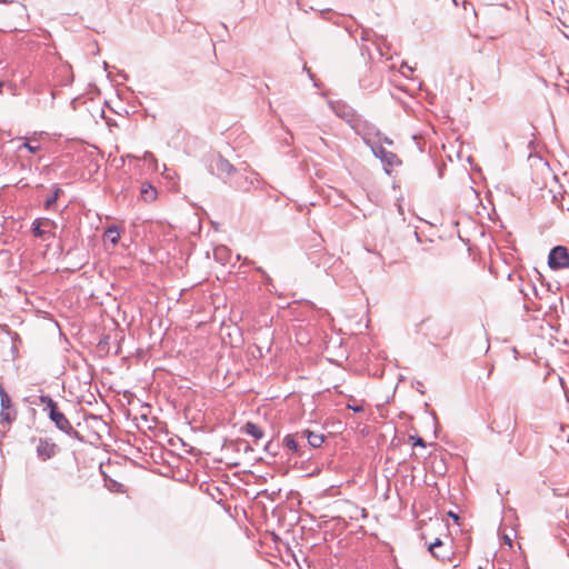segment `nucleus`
<instances>
[{
    "label": "nucleus",
    "instance_id": "obj_28",
    "mask_svg": "<svg viewBox=\"0 0 569 569\" xmlns=\"http://www.w3.org/2000/svg\"><path fill=\"white\" fill-rule=\"evenodd\" d=\"M3 82L0 81V94L2 93Z\"/></svg>",
    "mask_w": 569,
    "mask_h": 569
},
{
    "label": "nucleus",
    "instance_id": "obj_31",
    "mask_svg": "<svg viewBox=\"0 0 569 569\" xmlns=\"http://www.w3.org/2000/svg\"><path fill=\"white\" fill-rule=\"evenodd\" d=\"M0 3H7V0H0Z\"/></svg>",
    "mask_w": 569,
    "mask_h": 569
},
{
    "label": "nucleus",
    "instance_id": "obj_13",
    "mask_svg": "<svg viewBox=\"0 0 569 569\" xmlns=\"http://www.w3.org/2000/svg\"><path fill=\"white\" fill-rule=\"evenodd\" d=\"M104 238L106 240L110 241L113 246H116L119 242L120 239V231L116 226L109 227L104 231Z\"/></svg>",
    "mask_w": 569,
    "mask_h": 569
},
{
    "label": "nucleus",
    "instance_id": "obj_6",
    "mask_svg": "<svg viewBox=\"0 0 569 569\" xmlns=\"http://www.w3.org/2000/svg\"><path fill=\"white\" fill-rule=\"evenodd\" d=\"M300 431L291 435H287L283 438V447L293 456L300 458H309V452L307 450V445L299 443Z\"/></svg>",
    "mask_w": 569,
    "mask_h": 569
},
{
    "label": "nucleus",
    "instance_id": "obj_20",
    "mask_svg": "<svg viewBox=\"0 0 569 569\" xmlns=\"http://www.w3.org/2000/svg\"><path fill=\"white\" fill-rule=\"evenodd\" d=\"M410 440L412 441V446L415 447H426V442L421 437L418 436H410Z\"/></svg>",
    "mask_w": 569,
    "mask_h": 569
},
{
    "label": "nucleus",
    "instance_id": "obj_30",
    "mask_svg": "<svg viewBox=\"0 0 569 569\" xmlns=\"http://www.w3.org/2000/svg\"><path fill=\"white\" fill-rule=\"evenodd\" d=\"M459 566V563H453L452 568L456 569Z\"/></svg>",
    "mask_w": 569,
    "mask_h": 569
},
{
    "label": "nucleus",
    "instance_id": "obj_9",
    "mask_svg": "<svg viewBox=\"0 0 569 569\" xmlns=\"http://www.w3.org/2000/svg\"><path fill=\"white\" fill-rule=\"evenodd\" d=\"M428 549L435 558L441 561L450 560V548H446L440 538H436L435 541L429 545Z\"/></svg>",
    "mask_w": 569,
    "mask_h": 569
},
{
    "label": "nucleus",
    "instance_id": "obj_7",
    "mask_svg": "<svg viewBox=\"0 0 569 569\" xmlns=\"http://www.w3.org/2000/svg\"><path fill=\"white\" fill-rule=\"evenodd\" d=\"M37 457L47 461L53 458L58 452V446L50 438H40L36 448Z\"/></svg>",
    "mask_w": 569,
    "mask_h": 569
},
{
    "label": "nucleus",
    "instance_id": "obj_17",
    "mask_svg": "<svg viewBox=\"0 0 569 569\" xmlns=\"http://www.w3.org/2000/svg\"><path fill=\"white\" fill-rule=\"evenodd\" d=\"M520 292L523 295L526 299H530V293H532L535 297H538L537 288L533 283L530 281L527 282V288H521Z\"/></svg>",
    "mask_w": 569,
    "mask_h": 569
},
{
    "label": "nucleus",
    "instance_id": "obj_18",
    "mask_svg": "<svg viewBox=\"0 0 569 569\" xmlns=\"http://www.w3.org/2000/svg\"><path fill=\"white\" fill-rule=\"evenodd\" d=\"M308 142L312 143L315 148H318L319 144H323L329 149H333L332 146L322 137H311L308 139Z\"/></svg>",
    "mask_w": 569,
    "mask_h": 569
},
{
    "label": "nucleus",
    "instance_id": "obj_5",
    "mask_svg": "<svg viewBox=\"0 0 569 569\" xmlns=\"http://www.w3.org/2000/svg\"><path fill=\"white\" fill-rule=\"evenodd\" d=\"M332 109L333 112L349 123L352 129L358 130L361 119L350 106L342 102H336L332 106Z\"/></svg>",
    "mask_w": 569,
    "mask_h": 569
},
{
    "label": "nucleus",
    "instance_id": "obj_8",
    "mask_svg": "<svg viewBox=\"0 0 569 569\" xmlns=\"http://www.w3.org/2000/svg\"><path fill=\"white\" fill-rule=\"evenodd\" d=\"M373 153L377 158H379L382 161L387 173H390L391 169L395 166H398L401 163L400 159L398 158V156L396 153L388 151L382 146L376 147L373 149Z\"/></svg>",
    "mask_w": 569,
    "mask_h": 569
},
{
    "label": "nucleus",
    "instance_id": "obj_29",
    "mask_svg": "<svg viewBox=\"0 0 569 569\" xmlns=\"http://www.w3.org/2000/svg\"><path fill=\"white\" fill-rule=\"evenodd\" d=\"M296 562H297L298 568L301 569V565L298 562L297 559H296Z\"/></svg>",
    "mask_w": 569,
    "mask_h": 569
},
{
    "label": "nucleus",
    "instance_id": "obj_15",
    "mask_svg": "<svg viewBox=\"0 0 569 569\" xmlns=\"http://www.w3.org/2000/svg\"><path fill=\"white\" fill-rule=\"evenodd\" d=\"M0 403H1V409H10V407H11V399L1 383H0Z\"/></svg>",
    "mask_w": 569,
    "mask_h": 569
},
{
    "label": "nucleus",
    "instance_id": "obj_25",
    "mask_svg": "<svg viewBox=\"0 0 569 569\" xmlns=\"http://www.w3.org/2000/svg\"><path fill=\"white\" fill-rule=\"evenodd\" d=\"M503 541L506 545H508L510 548L512 547V540L508 535L503 536Z\"/></svg>",
    "mask_w": 569,
    "mask_h": 569
},
{
    "label": "nucleus",
    "instance_id": "obj_3",
    "mask_svg": "<svg viewBox=\"0 0 569 569\" xmlns=\"http://www.w3.org/2000/svg\"><path fill=\"white\" fill-rule=\"evenodd\" d=\"M57 223L49 218H37L33 220L31 231L36 238L48 241L56 237Z\"/></svg>",
    "mask_w": 569,
    "mask_h": 569
},
{
    "label": "nucleus",
    "instance_id": "obj_16",
    "mask_svg": "<svg viewBox=\"0 0 569 569\" xmlns=\"http://www.w3.org/2000/svg\"><path fill=\"white\" fill-rule=\"evenodd\" d=\"M61 192L62 191L59 187H54L52 194L50 197H48L47 200L44 201V208L50 209L57 202Z\"/></svg>",
    "mask_w": 569,
    "mask_h": 569
},
{
    "label": "nucleus",
    "instance_id": "obj_23",
    "mask_svg": "<svg viewBox=\"0 0 569 569\" xmlns=\"http://www.w3.org/2000/svg\"><path fill=\"white\" fill-rule=\"evenodd\" d=\"M448 517H450L453 520V522L459 525L460 517L458 516V513L450 510V511H448Z\"/></svg>",
    "mask_w": 569,
    "mask_h": 569
},
{
    "label": "nucleus",
    "instance_id": "obj_27",
    "mask_svg": "<svg viewBox=\"0 0 569 569\" xmlns=\"http://www.w3.org/2000/svg\"><path fill=\"white\" fill-rule=\"evenodd\" d=\"M303 70H306V71L309 73L310 78H312V74H311V72H310V69H308L306 64L303 66Z\"/></svg>",
    "mask_w": 569,
    "mask_h": 569
},
{
    "label": "nucleus",
    "instance_id": "obj_21",
    "mask_svg": "<svg viewBox=\"0 0 569 569\" xmlns=\"http://www.w3.org/2000/svg\"><path fill=\"white\" fill-rule=\"evenodd\" d=\"M246 183H247V178H244L243 181H241L240 179H237L234 181V187L238 189H241V190H248V188L246 187Z\"/></svg>",
    "mask_w": 569,
    "mask_h": 569
},
{
    "label": "nucleus",
    "instance_id": "obj_2",
    "mask_svg": "<svg viewBox=\"0 0 569 569\" xmlns=\"http://www.w3.org/2000/svg\"><path fill=\"white\" fill-rule=\"evenodd\" d=\"M209 170L211 173L227 181L233 174L238 176L237 169L221 154H217L211 158L209 163Z\"/></svg>",
    "mask_w": 569,
    "mask_h": 569
},
{
    "label": "nucleus",
    "instance_id": "obj_22",
    "mask_svg": "<svg viewBox=\"0 0 569 569\" xmlns=\"http://www.w3.org/2000/svg\"><path fill=\"white\" fill-rule=\"evenodd\" d=\"M347 408L351 409L355 412H362L363 411V407L361 405H355V406L348 405Z\"/></svg>",
    "mask_w": 569,
    "mask_h": 569
},
{
    "label": "nucleus",
    "instance_id": "obj_4",
    "mask_svg": "<svg viewBox=\"0 0 569 569\" xmlns=\"http://www.w3.org/2000/svg\"><path fill=\"white\" fill-rule=\"evenodd\" d=\"M548 266L551 270L569 268V250L565 246L553 247L548 256Z\"/></svg>",
    "mask_w": 569,
    "mask_h": 569
},
{
    "label": "nucleus",
    "instance_id": "obj_10",
    "mask_svg": "<svg viewBox=\"0 0 569 569\" xmlns=\"http://www.w3.org/2000/svg\"><path fill=\"white\" fill-rule=\"evenodd\" d=\"M300 438H307V443H308V448H309V451L311 449H317V448H320L322 446V443L325 442V435L322 433H317V432H313L309 429H303L300 431Z\"/></svg>",
    "mask_w": 569,
    "mask_h": 569
},
{
    "label": "nucleus",
    "instance_id": "obj_14",
    "mask_svg": "<svg viewBox=\"0 0 569 569\" xmlns=\"http://www.w3.org/2000/svg\"><path fill=\"white\" fill-rule=\"evenodd\" d=\"M22 148L27 149L31 153H36L41 149L40 144L36 143V139L27 140L19 147V150H21Z\"/></svg>",
    "mask_w": 569,
    "mask_h": 569
},
{
    "label": "nucleus",
    "instance_id": "obj_24",
    "mask_svg": "<svg viewBox=\"0 0 569 569\" xmlns=\"http://www.w3.org/2000/svg\"><path fill=\"white\" fill-rule=\"evenodd\" d=\"M143 158H144L146 160H151V161H153L154 163H157V159L154 158L153 153H152V152H150V151H147V152L144 153V157H143Z\"/></svg>",
    "mask_w": 569,
    "mask_h": 569
},
{
    "label": "nucleus",
    "instance_id": "obj_1",
    "mask_svg": "<svg viewBox=\"0 0 569 569\" xmlns=\"http://www.w3.org/2000/svg\"><path fill=\"white\" fill-rule=\"evenodd\" d=\"M39 402L46 406L43 411H47L48 418L54 423L57 429L72 439L80 442L84 441V438L72 427L66 415L60 411L58 403L49 395H41L39 397Z\"/></svg>",
    "mask_w": 569,
    "mask_h": 569
},
{
    "label": "nucleus",
    "instance_id": "obj_12",
    "mask_svg": "<svg viewBox=\"0 0 569 569\" xmlns=\"http://www.w3.org/2000/svg\"><path fill=\"white\" fill-rule=\"evenodd\" d=\"M241 432L253 437L256 440H259L263 437V430L256 423L248 421L243 427H241Z\"/></svg>",
    "mask_w": 569,
    "mask_h": 569
},
{
    "label": "nucleus",
    "instance_id": "obj_19",
    "mask_svg": "<svg viewBox=\"0 0 569 569\" xmlns=\"http://www.w3.org/2000/svg\"><path fill=\"white\" fill-rule=\"evenodd\" d=\"M0 418H1V420H4L7 422H11L16 418V413L13 416H11L9 409H1Z\"/></svg>",
    "mask_w": 569,
    "mask_h": 569
},
{
    "label": "nucleus",
    "instance_id": "obj_26",
    "mask_svg": "<svg viewBox=\"0 0 569 569\" xmlns=\"http://www.w3.org/2000/svg\"><path fill=\"white\" fill-rule=\"evenodd\" d=\"M299 443H301V445H307V446H308V443H307V438H302V439H301V438H299ZM307 450L309 451V448H308V447H307Z\"/></svg>",
    "mask_w": 569,
    "mask_h": 569
},
{
    "label": "nucleus",
    "instance_id": "obj_11",
    "mask_svg": "<svg viewBox=\"0 0 569 569\" xmlns=\"http://www.w3.org/2000/svg\"><path fill=\"white\" fill-rule=\"evenodd\" d=\"M158 197L157 189L150 182H143L140 190V198L147 203L153 202Z\"/></svg>",
    "mask_w": 569,
    "mask_h": 569
}]
</instances>
